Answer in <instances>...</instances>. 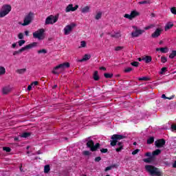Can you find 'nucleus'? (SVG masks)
<instances>
[{"instance_id": "a211bd4d", "label": "nucleus", "mask_w": 176, "mask_h": 176, "mask_svg": "<svg viewBox=\"0 0 176 176\" xmlns=\"http://www.w3.org/2000/svg\"><path fill=\"white\" fill-rule=\"evenodd\" d=\"M12 88L10 87H5L3 88V94H8V93H10Z\"/></svg>"}, {"instance_id": "9b49d317", "label": "nucleus", "mask_w": 176, "mask_h": 176, "mask_svg": "<svg viewBox=\"0 0 176 176\" xmlns=\"http://www.w3.org/2000/svg\"><path fill=\"white\" fill-rule=\"evenodd\" d=\"M87 146L90 148L92 152H94L95 151H97L98 148H100V144L97 143L96 145H94V142H93V140H89L87 142Z\"/></svg>"}, {"instance_id": "13d9d810", "label": "nucleus", "mask_w": 176, "mask_h": 176, "mask_svg": "<svg viewBox=\"0 0 176 176\" xmlns=\"http://www.w3.org/2000/svg\"><path fill=\"white\" fill-rule=\"evenodd\" d=\"M32 86H38V81H34L32 83Z\"/></svg>"}, {"instance_id": "58836bf2", "label": "nucleus", "mask_w": 176, "mask_h": 176, "mask_svg": "<svg viewBox=\"0 0 176 176\" xmlns=\"http://www.w3.org/2000/svg\"><path fill=\"white\" fill-rule=\"evenodd\" d=\"M167 62V58H166L165 56H162L161 58V63H166Z\"/></svg>"}, {"instance_id": "a18cd8bd", "label": "nucleus", "mask_w": 176, "mask_h": 176, "mask_svg": "<svg viewBox=\"0 0 176 176\" xmlns=\"http://www.w3.org/2000/svg\"><path fill=\"white\" fill-rule=\"evenodd\" d=\"M143 162H144V163H151V158H145L143 160Z\"/></svg>"}, {"instance_id": "e433bc0d", "label": "nucleus", "mask_w": 176, "mask_h": 176, "mask_svg": "<svg viewBox=\"0 0 176 176\" xmlns=\"http://www.w3.org/2000/svg\"><path fill=\"white\" fill-rule=\"evenodd\" d=\"M170 12L172 14H176V8L175 7L171 8Z\"/></svg>"}, {"instance_id": "8fccbe9b", "label": "nucleus", "mask_w": 176, "mask_h": 176, "mask_svg": "<svg viewBox=\"0 0 176 176\" xmlns=\"http://www.w3.org/2000/svg\"><path fill=\"white\" fill-rule=\"evenodd\" d=\"M19 50V53H23V52L27 50V48H26V47L25 46V47L21 48V49Z\"/></svg>"}, {"instance_id": "6e6d98bb", "label": "nucleus", "mask_w": 176, "mask_h": 176, "mask_svg": "<svg viewBox=\"0 0 176 176\" xmlns=\"http://www.w3.org/2000/svg\"><path fill=\"white\" fill-rule=\"evenodd\" d=\"M100 160H101V157H96L95 158V162H100Z\"/></svg>"}, {"instance_id": "4468645a", "label": "nucleus", "mask_w": 176, "mask_h": 176, "mask_svg": "<svg viewBox=\"0 0 176 176\" xmlns=\"http://www.w3.org/2000/svg\"><path fill=\"white\" fill-rule=\"evenodd\" d=\"M162 28H157L156 30L151 34L152 38H159L160 36V34H162Z\"/></svg>"}, {"instance_id": "69168bd1", "label": "nucleus", "mask_w": 176, "mask_h": 176, "mask_svg": "<svg viewBox=\"0 0 176 176\" xmlns=\"http://www.w3.org/2000/svg\"><path fill=\"white\" fill-rule=\"evenodd\" d=\"M173 167L174 168H176V160L175 161V162L173 164Z\"/></svg>"}, {"instance_id": "6e6552de", "label": "nucleus", "mask_w": 176, "mask_h": 176, "mask_svg": "<svg viewBox=\"0 0 176 176\" xmlns=\"http://www.w3.org/2000/svg\"><path fill=\"white\" fill-rule=\"evenodd\" d=\"M132 28H133V31L131 34L132 38H138V36L142 35L144 32H145V30L138 29L137 26H133Z\"/></svg>"}, {"instance_id": "cd10ccee", "label": "nucleus", "mask_w": 176, "mask_h": 176, "mask_svg": "<svg viewBox=\"0 0 176 176\" xmlns=\"http://www.w3.org/2000/svg\"><path fill=\"white\" fill-rule=\"evenodd\" d=\"M27 71V69L23 68V69H18L16 70L17 74H24Z\"/></svg>"}, {"instance_id": "1a4fd4ad", "label": "nucleus", "mask_w": 176, "mask_h": 176, "mask_svg": "<svg viewBox=\"0 0 176 176\" xmlns=\"http://www.w3.org/2000/svg\"><path fill=\"white\" fill-rule=\"evenodd\" d=\"M58 20V17L54 15H50L45 19V25H49V24H54L55 23H57Z\"/></svg>"}, {"instance_id": "603ef678", "label": "nucleus", "mask_w": 176, "mask_h": 176, "mask_svg": "<svg viewBox=\"0 0 176 176\" xmlns=\"http://www.w3.org/2000/svg\"><path fill=\"white\" fill-rule=\"evenodd\" d=\"M3 151H6V152H10V148L9 147H3Z\"/></svg>"}, {"instance_id": "2eb2a0df", "label": "nucleus", "mask_w": 176, "mask_h": 176, "mask_svg": "<svg viewBox=\"0 0 176 176\" xmlns=\"http://www.w3.org/2000/svg\"><path fill=\"white\" fill-rule=\"evenodd\" d=\"M81 13H83V14L86 13H90V6H84L81 8Z\"/></svg>"}, {"instance_id": "f257e3e1", "label": "nucleus", "mask_w": 176, "mask_h": 176, "mask_svg": "<svg viewBox=\"0 0 176 176\" xmlns=\"http://www.w3.org/2000/svg\"><path fill=\"white\" fill-rule=\"evenodd\" d=\"M123 138H124V136L123 135L115 134L111 136V140H113V141L111 142V146H116V152H120L121 151H122L123 142L118 141L123 140Z\"/></svg>"}, {"instance_id": "f3484780", "label": "nucleus", "mask_w": 176, "mask_h": 176, "mask_svg": "<svg viewBox=\"0 0 176 176\" xmlns=\"http://www.w3.org/2000/svg\"><path fill=\"white\" fill-rule=\"evenodd\" d=\"M142 60L145 61V63L148 64V63H151V61H152V57H151L150 56H146L145 57L142 58Z\"/></svg>"}, {"instance_id": "4d7b16f0", "label": "nucleus", "mask_w": 176, "mask_h": 176, "mask_svg": "<svg viewBox=\"0 0 176 176\" xmlns=\"http://www.w3.org/2000/svg\"><path fill=\"white\" fill-rule=\"evenodd\" d=\"M145 156H146L147 157H151V156H152V153H145Z\"/></svg>"}, {"instance_id": "2f4dec72", "label": "nucleus", "mask_w": 176, "mask_h": 176, "mask_svg": "<svg viewBox=\"0 0 176 176\" xmlns=\"http://www.w3.org/2000/svg\"><path fill=\"white\" fill-rule=\"evenodd\" d=\"M176 56V51L173 50L172 51L171 54L169 55V58H174Z\"/></svg>"}, {"instance_id": "bf43d9fd", "label": "nucleus", "mask_w": 176, "mask_h": 176, "mask_svg": "<svg viewBox=\"0 0 176 176\" xmlns=\"http://www.w3.org/2000/svg\"><path fill=\"white\" fill-rule=\"evenodd\" d=\"M25 35L26 36H30V32L28 30L25 31Z\"/></svg>"}, {"instance_id": "0eeeda50", "label": "nucleus", "mask_w": 176, "mask_h": 176, "mask_svg": "<svg viewBox=\"0 0 176 176\" xmlns=\"http://www.w3.org/2000/svg\"><path fill=\"white\" fill-rule=\"evenodd\" d=\"M76 27V24L72 23L69 25H67L63 28V34L64 35H69L72 33V31H74V29Z\"/></svg>"}, {"instance_id": "a878e982", "label": "nucleus", "mask_w": 176, "mask_h": 176, "mask_svg": "<svg viewBox=\"0 0 176 176\" xmlns=\"http://www.w3.org/2000/svg\"><path fill=\"white\" fill-rule=\"evenodd\" d=\"M87 43H86V41H82L80 42V45L79 48L80 49V48H82V47H87Z\"/></svg>"}, {"instance_id": "20e7f679", "label": "nucleus", "mask_w": 176, "mask_h": 176, "mask_svg": "<svg viewBox=\"0 0 176 176\" xmlns=\"http://www.w3.org/2000/svg\"><path fill=\"white\" fill-rule=\"evenodd\" d=\"M10 12H12V6L4 4L0 10V19L5 17V16H8V14L10 13Z\"/></svg>"}, {"instance_id": "c85d7f7f", "label": "nucleus", "mask_w": 176, "mask_h": 176, "mask_svg": "<svg viewBox=\"0 0 176 176\" xmlns=\"http://www.w3.org/2000/svg\"><path fill=\"white\" fill-rule=\"evenodd\" d=\"M49 171H50V166L49 165H45L44 167V173L47 174V173H49Z\"/></svg>"}, {"instance_id": "338daca9", "label": "nucleus", "mask_w": 176, "mask_h": 176, "mask_svg": "<svg viewBox=\"0 0 176 176\" xmlns=\"http://www.w3.org/2000/svg\"><path fill=\"white\" fill-rule=\"evenodd\" d=\"M82 61H85L83 60V58L77 60V63H82Z\"/></svg>"}, {"instance_id": "6ab92c4d", "label": "nucleus", "mask_w": 176, "mask_h": 176, "mask_svg": "<svg viewBox=\"0 0 176 176\" xmlns=\"http://www.w3.org/2000/svg\"><path fill=\"white\" fill-rule=\"evenodd\" d=\"M157 52H161V53H168V48L167 47H161V48H157L156 49Z\"/></svg>"}, {"instance_id": "aec40b11", "label": "nucleus", "mask_w": 176, "mask_h": 176, "mask_svg": "<svg viewBox=\"0 0 176 176\" xmlns=\"http://www.w3.org/2000/svg\"><path fill=\"white\" fill-rule=\"evenodd\" d=\"M174 24L171 22L168 23L165 26V31H168L170 28H173Z\"/></svg>"}, {"instance_id": "3c124183", "label": "nucleus", "mask_w": 176, "mask_h": 176, "mask_svg": "<svg viewBox=\"0 0 176 176\" xmlns=\"http://www.w3.org/2000/svg\"><path fill=\"white\" fill-rule=\"evenodd\" d=\"M100 152H101L102 153H107V152H108V149H107V148H102V149L100 150Z\"/></svg>"}, {"instance_id": "4be33fe9", "label": "nucleus", "mask_w": 176, "mask_h": 176, "mask_svg": "<svg viewBox=\"0 0 176 176\" xmlns=\"http://www.w3.org/2000/svg\"><path fill=\"white\" fill-rule=\"evenodd\" d=\"M102 16V12H98L95 16L96 20H100Z\"/></svg>"}, {"instance_id": "de8ad7c7", "label": "nucleus", "mask_w": 176, "mask_h": 176, "mask_svg": "<svg viewBox=\"0 0 176 176\" xmlns=\"http://www.w3.org/2000/svg\"><path fill=\"white\" fill-rule=\"evenodd\" d=\"M133 71V69L131 67H127L125 69L124 72H131Z\"/></svg>"}, {"instance_id": "5fc2aeb1", "label": "nucleus", "mask_w": 176, "mask_h": 176, "mask_svg": "<svg viewBox=\"0 0 176 176\" xmlns=\"http://www.w3.org/2000/svg\"><path fill=\"white\" fill-rule=\"evenodd\" d=\"M172 131H175L176 130V124L171 125Z\"/></svg>"}, {"instance_id": "5701e85b", "label": "nucleus", "mask_w": 176, "mask_h": 176, "mask_svg": "<svg viewBox=\"0 0 176 176\" xmlns=\"http://www.w3.org/2000/svg\"><path fill=\"white\" fill-rule=\"evenodd\" d=\"M111 38H120V36H122V35L120 34V32H116L113 34L111 35Z\"/></svg>"}, {"instance_id": "37998d69", "label": "nucleus", "mask_w": 176, "mask_h": 176, "mask_svg": "<svg viewBox=\"0 0 176 176\" xmlns=\"http://www.w3.org/2000/svg\"><path fill=\"white\" fill-rule=\"evenodd\" d=\"M18 38H19V39H23L24 38V34H23V33H19L18 34Z\"/></svg>"}, {"instance_id": "393cba45", "label": "nucleus", "mask_w": 176, "mask_h": 176, "mask_svg": "<svg viewBox=\"0 0 176 176\" xmlns=\"http://www.w3.org/2000/svg\"><path fill=\"white\" fill-rule=\"evenodd\" d=\"M162 153V151L160 149H157L153 152V156H157V155H160Z\"/></svg>"}, {"instance_id": "f8f14e48", "label": "nucleus", "mask_w": 176, "mask_h": 176, "mask_svg": "<svg viewBox=\"0 0 176 176\" xmlns=\"http://www.w3.org/2000/svg\"><path fill=\"white\" fill-rule=\"evenodd\" d=\"M78 8H79V6L76 5L75 7H74L73 4H69L67 6L65 9L66 13H69V12H75V10H78Z\"/></svg>"}, {"instance_id": "c9c22d12", "label": "nucleus", "mask_w": 176, "mask_h": 176, "mask_svg": "<svg viewBox=\"0 0 176 176\" xmlns=\"http://www.w3.org/2000/svg\"><path fill=\"white\" fill-rule=\"evenodd\" d=\"M139 5H146L148 3H150L148 1H139Z\"/></svg>"}, {"instance_id": "680f3d73", "label": "nucleus", "mask_w": 176, "mask_h": 176, "mask_svg": "<svg viewBox=\"0 0 176 176\" xmlns=\"http://www.w3.org/2000/svg\"><path fill=\"white\" fill-rule=\"evenodd\" d=\"M162 98H164L165 100H167V98H168L166 97L165 94H162Z\"/></svg>"}, {"instance_id": "ea45409f", "label": "nucleus", "mask_w": 176, "mask_h": 176, "mask_svg": "<svg viewBox=\"0 0 176 176\" xmlns=\"http://www.w3.org/2000/svg\"><path fill=\"white\" fill-rule=\"evenodd\" d=\"M19 45V46H23V45H24V43H25V40H21L18 42Z\"/></svg>"}, {"instance_id": "79ce46f5", "label": "nucleus", "mask_w": 176, "mask_h": 176, "mask_svg": "<svg viewBox=\"0 0 176 176\" xmlns=\"http://www.w3.org/2000/svg\"><path fill=\"white\" fill-rule=\"evenodd\" d=\"M131 64V65H133V67H138V65H140V63H138V62H133Z\"/></svg>"}, {"instance_id": "864d4df0", "label": "nucleus", "mask_w": 176, "mask_h": 176, "mask_svg": "<svg viewBox=\"0 0 176 176\" xmlns=\"http://www.w3.org/2000/svg\"><path fill=\"white\" fill-rule=\"evenodd\" d=\"M140 152V149H136L132 152V155H137Z\"/></svg>"}, {"instance_id": "f03ea898", "label": "nucleus", "mask_w": 176, "mask_h": 176, "mask_svg": "<svg viewBox=\"0 0 176 176\" xmlns=\"http://www.w3.org/2000/svg\"><path fill=\"white\" fill-rule=\"evenodd\" d=\"M145 170L151 176H162V171L152 165H146Z\"/></svg>"}, {"instance_id": "39448f33", "label": "nucleus", "mask_w": 176, "mask_h": 176, "mask_svg": "<svg viewBox=\"0 0 176 176\" xmlns=\"http://www.w3.org/2000/svg\"><path fill=\"white\" fill-rule=\"evenodd\" d=\"M33 38L38 41H43L45 39V29L41 28L33 32Z\"/></svg>"}, {"instance_id": "bb28decb", "label": "nucleus", "mask_w": 176, "mask_h": 176, "mask_svg": "<svg viewBox=\"0 0 176 176\" xmlns=\"http://www.w3.org/2000/svg\"><path fill=\"white\" fill-rule=\"evenodd\" d=\"M94 80H98L100 77L98 76V72L96 71L94 74Z\"/></svg>"}, {"instance_id": "4c0bfd02", "label": "nucleus", "mask_w": 176, "mask_h": 176, "mask_svg": "<svg viewBox=\"0 0 176 176\" xmlns=\"http://www.w3.org/2000/svg\"><path fill=\"white\" fill-rule=\"evenodd\" d=\"M113 167H115L114 165H112V166H107L104 169V171H109V170H112L113 168Z\"/></svg>"}, {"instance_id": "7ed1b4c3", "label": "nucleus", "mask_w": 176, "mask_h": 176, "mask_svg": "<svg viewBox=\"0 0 176 176\" xmlns=\"http://www.w3.org/2000/svg\"><path fill=\"white\" fill-rule=\"evenodd\" d=\"M65 68H69V63H62L55 67L52 70V74L58 75V74H61V72H63V70Z\"/></svg>"}, {"instance_id": "b1692460", "label": "nucleus", "mask_w": 176, "mask_h": 176, "mask_svg": "<svg viewBox=\"0 0 176 176\" xmlns=\"http://www.w3.org/2000/svg\"><path fill=\"white\" fill-rule=\"evenodd\" d=\"M6 74V69L3 66L0 67V75H5Z\"/></svg>"}, {"instance_id": "774afa93", "label": "nucleus", "mask_w": 176, "mask_h": 176, "mask_svg": "<svg viewBox=\"0 0 176 176\" xmlns=\"http://www.w3.org/2000/svg\"><path fill=\"white\" fill-rule=\"evenodd\" d=\"M100 69H102L103 71H105L107 69L105 68V67H100Z\"/></svg>"}, {"instance_id": "f704fd0d", "label": "nucleus", "mask_w": 176, "mask_h": 176, "mask_svg": "<svg viewBox=\"0 0 176 176\" xmlns=\"http://www.w3.org/2000/svg\"><path fill=\"white\" fill-rule=\"evenodd\" d=\"M166 71H167V68L166 67H162L161 69V71L160 72V75H163L164 74V72H166Z\"/></svg>"}, {"instance_id": "412c9836", "label": "nucleus", "mask_w": 176, "mask_h": 176, "mask_svg": "<svg viewBox=\"0 0 176 176\" xmlns=\"http://www.w3.org/2000/svg\"><path fill=\"white\" fill-rule=\"evenodd\" d=\"M38 54H47V50L46 49H41L37 51Z\"/></svg>"}, {"instance_id": "a19ab883", "label": "nucleus", "mask_w": 176, "mask_h": 176, "mask_svg": "<svg viewBox=\"0 0 176 176\" xmlns=\"http://www.w3.org/2000/svg\"><path fill=\"white\" fill-rule=\"evenodd\" d=\"M153 27H155V25H148V26L145 27V28H144V30H151V28H153Z\"/></svg>"}, {"instance_id": "423d86ee", "label": "nucleus", "mask_w": 176, "mask_h": 176, "mask_svg": "<svg viewBox=\"0 0 176 176\" xmlns=\"http://www.w3.org/2000/svg\"><path fill=\"white\" fill-rule=\"evenodd\" d=\"M34 17H35V14H34V12H29L28 14H27L25 16L22 25L23 26L30 25V24L32 23V20H34Z\"/></svg>"}, {"instance_id": "c756f323", "label": "nucleus", "mask_w": 176, "mask_h": 176, "mask_svg": "<svg viewBox=\"0 0 176 176\" xmlns=\"http://www.w3.org/2000/svg\"><path fill=\"white\" fill-rule=\"evenodd\" d=\"M90 57H91L89 54H85L83 57H82V60L84 61H87V60H90Z\"/></svg>"}, {"instance_id": "72a5a7b5", "label": "nucleus", "mask_w": 176, "mask_h": 176, "mask_svg": "<svg viewBox=\"0 0 176 176\" xmlns=\"http://www.w3.org/2000/svg\"><path fill=\"white\" fill-rule=\"evenodd\" d=\"M104 75V77H106L107 78H111L113 76V74H109V73H105Z\"/></svg>"}, {"instance_id": "0e129e2a", "label": "nucleus", "mask_w": 176, "mask_h": 176, "mask_svg": "<svg viewBox=\"0 0 176 176\" xmlns=\"http://www.w3.org/2000/svg\"><path fill=\"white\" fill-rule=\"evenodd\" d=\"M16 43H14L12 45V49H14V47H16Z\"/></svg>"}, {"instance_id": "473e14b6", "label": "nucleus", "mask_w": 176, "mask_h": 176, "mask_svg": "<svg viewBox=\"0 0 176 176\" xmlns=\"http://www.w3.org/2000/svg\"><path fill=\"white\" fill-rule=\"evenodd\" d=\"M155 141V138L151 137L147 140V144H152Z\"/></svg>"}, {"instance_id": "ddd939ff", "label": "nucleus", "mask_w": 176, "mask_h": 176, "mask_svg": "<svg viewBox=\"0 0 176 176\" xmlns=\"http://www.w3.org/2000/svg\"><path fill=\"white\" fill-rule=\"evenodd\" d=\"M166 144V141L164 139H161L159 140L155 141V145L157 148H163Z\"/></svg>"}, {"instance_id": "09e8293b", "label": "nucleus", "mask_w": 176, "mask_h": 176, "mask_svg": "<svg viewBox=\"0 0 176 176\" xmlns=\"http://www.w3.org/2000/svg\"><path fill=\"white\" fill-rule=\"evenodd\" d=\"M82 154L85 155V156H89V155H90V152L87 151H85L82 152Z\"/></svg>"}, {"instance_id": "dca6fc26", "label": "nucleus", "mask_w": 176, "mask_h": 176, "mask_svg": "<svg viewBox=\"0 0 176 176\" xmlns=\"http://www.w3.org/2000/svg\"><path fill=\"white\" fill-rule=\"evenodd\" d=\"M36 46H38V43L33 42L28 45H25L26 50H30V49H32L33 47H36Z\"/></svg>"}, {"instance_id": "49530a36", "label": "nucleus", "mask_w": 176, "mask_h": 176, "mask_svg": "<svg viewBox=\"0 0 176 176\" xmlns=\"http://www.w3.org/2000/svg\"><path fill=\"white\" fill-rule=\"evenodd\" d=\"M139 80H149V78L148 77H142L139 78Z\"/></svg>"}, {"instance_id": "052dcab7", "label": "nucleus", "mask_w": 176, "mask_h": 176, "mask_svg": "<svg viewBox=\"0 0 176 176\" xmlns=\"http://www.w3.org/2000/svg\"><path fill=\"white\" fill-rule=\"evenodd\" d=\"M19 53H20L19 50V51H15L13 52V56H16L17 54H19Z\"/></svg>"}, {"instance_id": "e2e57ef3", "label": "nucleus", "mask_w": 176, "mask_h": 176, "mask_svg": "<svg viewBox=\"0 0 176 176\" xmlns=\"http://www.w3.org/2000/svg\"><path fill=\"white\" fill-rule=\"evenodd\" d=\"M32 89V85H29L28 87V90L30 91L31 89Z\"/></svg>"}, {"instance_id": "c03bdc74", "label": "nucleus", "mask_w": 176, "mask_h": 176, "mask_svg": "<svg viewBox=\"0 0 176 176\" xmlns=\"http://www.w3.org/2000/svg\"><path fill=\"white\" fill-rule=\"evenodd\" d=\"M122 49H123V47L119 46V47H116L115 48V50H116V52H120V50H122Z\"/></svg>"}, {"instance_id": "7c9ffc66", "label": "nucleus", "mask_w": 176, "mask_h": 176, "mask_svg": "<svg viewBox=\"0 0 176 176\" xmlns=\"http://www.w3.org/2000/svg\"><path fill=\"white\" fill-rule=\"evenodd\" d=\"M30 133L25 132V133H22V134L21 135V137L22 138H28V137H30Z\"/></svg>"}, {"instance_id": "9d476101", "label": "nucleus", "mask_w": 176, "mask_h": 176, "mask_svg": "<svg viewBox=\"0 0 176 176\" xmlns=\"http://www.w3.org/2000/svg\"><path fill=\"white\" fill-rule=\"evenodd\" d=\"M140 12L137 10H133L131 12V14H125L124 17L125 19H128L129 20H133V19H135V17H138L140 16Z\"/></svg>"}]
</instances>
